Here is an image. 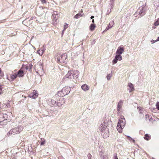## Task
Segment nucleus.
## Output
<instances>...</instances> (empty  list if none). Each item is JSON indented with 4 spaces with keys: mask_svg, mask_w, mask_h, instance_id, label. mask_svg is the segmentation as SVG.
I'll return each instance as SVG.
<instances>
[{
    "mask_svg": "<svg viewBox=\"0 0 159 159\" xmlns=\"http://www.w3.org/2000/svg\"><path fill=\"white\" fill-rule=\"evenodd\" d=\"M2 54H3L4 53V52H2L1 53Z\"/></svg>",
    "mask_w": 159,
    "mask_h": 159,
    "instance_id": "obj_43",
    "label": "nucleus"
},
{
    "mask_svg": "<svg viewBox=\"0 0 159 159\" xmlns=\"http://www.w3.org/2000/svg\"><path fill=\"white\" fill-rule=\"evenodd\" d=\"M67 24H65L64 25V30H63V31L64 30H65L67 28Z\"/></svg>",
    "mask_w": 159,
    "mask_h": 159,
    "instance_id": "obj_27",
    "label": "nucleus"
},
{
    "mask_svg": "<svg viewBox=\"0 0 159 159\" xmlns=\"http://www.w3.org/2000/svg\"><path fill=\"white\" fill-rule=\"evenodd\" d=\"M64 103L65 102L63 98H61L59 101L57 102L56 105L58 107H61Z\"/></svg>",
    "mask_w": 159,
    "mask_h": 159,
    "instance_id": "obj_12",
    "label": "nucleus"
},
{
    "mask_svg": "<svg viewBox=\"0 0 159 159\" xmlns=\"http://www.w3.org/2000/svg\"><path fill=\"white\" fill-rule=\"evenodd\" d=\"M87 156L88 157L89 159H90L91 157V154H88Z\"/></svg>",
    "mask_w": 159,
    "mask_h": 159,
    "instance_id": "obj_33",
    "label": "nucleus"
},
{
    "mask_svg": "<svg viewBox=\"0 0 159 159\" xmlns=\"http://www.w3.org/2000/svg\"><path fill=\"white\" fill-rule=\"evenodd\" d=\"M57 15V17L58 16V14H57V12L56 11L54 12V13L52 15V16L53 17L54 16V15Z\"/></svg>",
    "mask_w": 159,
    "mask_h": 159,
    "instance_id": "obj_32",
    "label": "nucleus"
},
{
    "mask_svg": "<svg viewBox=\"0 0 159 159\" xmlns=\"http://www.w3.org/2000/svg\"><path fill=\"white\" fill-rule=\"evenodd\" d=\"M5 119V118L4 116L2 114H0V122L3 121Z\"/></svg>",
    "mask_w": 159,
    "mask_h": 159,
    "instance_id": "obj_22",
    "label": "nucleus"
},
{
    "mask_svg": "<svg viewBox=\"0 0 159 159\" xmlns=\"http://www.w3.org/2000/svg\"><path fill=\"white\" fill-rule=\"evenodd\" d=\"M94 20L93 19L92 20V22L93 23V24H94Z\"/></svg>",
    "mask_w": 159,
    "mask_h": 159,
    "instance_id": "obj_38",
    "label": "nucleus"
},
{
    "mask_svg": "<svg viewBox=\"0 0 159 159\" xmlns=\"http://www.w3.org/2000/svg\"><path fill=\"white\" fill-rule=\"evenodd\" d=\"M83 15H84V14L83 12V11L81 10V12L80 13H79L77 14L76 15L74 16V18H76V19L78 18L79 17L82 16Z\"/></svg>",
    "mask_w": 159,
    "mask_h": 159,
    "instance_id": "obj_16",
    "label": "nucleus"
},
{
    "mask_svg": "<svg viewBox=\"0 0 159 159\" xmlns=\"http://www.w3.org/2000/svg\"><path fill=\"white\" fill-rule=\"evenodd\" d=\"M154 25L155 26H157L159 25V22L157 21L154 23Z\"/></svg>",
    "mask_w": 159,
    "mask_h": 159,
    "instance_id": "obj_29",
    "label": "nucleus"
},
{
    "mask_svg": "<svg viewBox=\"0 0 159 159\" xmlns=\"http://www.w3.org/2000/svg\"><path fill=\"white\" fill-rule=\"evenodd\" d=\"M156 41H159V37L157 39Z\"/></svg>",
    "mask_w": 159,
    "mask_h": 159,
    "instance_id": "obj_39",
    "label": "nucleus"
},
{
    "mask_svg": "<svg viewBox=\"0 0 159 159\" xmlns=\"http://www.w3.org/2000/svg\"><path fill=\"white\" fill-rule=\"evenodd\" d=\"M32 94H29L28 97L33 99H35L38 97L39 95L38 91L35 90H33Z\"/></svg>",
    "mask_w": 159,
    "mask_h": 159,
    "instance_id": "obj_8",
    "label": "nucleus"
},
{
    "mask_svg": "<svg viewBox=\"0 0 159 159\" xmlns=\"http://www.w3.org/2000/svg\"><path fill=\"white\" fill-rule=\"evenodd\" d=\"M111 1H113V0H110Z\"/></svg>",
    "mask_w": 159,
    "mask_h": 159,
    "instance_id": "obj_49",
    "label": "nucleus"
},
{
    "mask_svg": "<svg viewBox=\"0 0 159 159\" xmlns=\"http://www.w3.org/2000/svg\"><path fill=\"white\" fill-rule=\"evenodd\" d=\"M156 106L157 109L159 110V102H157L156 104Z\"/></svg>",
    "mask_w": 159,
    "mask_h": 159,
    "instance_id": "obj_28",
    "label": "nucleus"
},
{
    "mask_svg": "<svg viewBox=\"0 0 159 159\" xmlns=\"http://www.w3.org/2000/svg\"><path fill=\"white\" fill-rule=\"evenodd\" d=\"M29 21H30V22H31V21H32V20H30Z\"/></svg>",
    "mask_w": 159,
    "mask_h": 159,
    "instance_id": "obj_44",
    "label": "nucleus"
},
{
    "mask_svg": "<svg viewBox=\"0 0 159 159\" xmlns=\"http://www.w3.org/2000/svg\"><path fill=\"white\" fill-rule=\"evenodd\" d=\"M45 143V140H43V141H42L41 142V145H43Z\"/></svg>",
    "mask_w": 159,
    "mask_h": 159,
    "instance_id": "obj_31",
    "label": "nucleus"
},
{
    "mask_svg": "<svg viewBox=\"0 0 159 159\" xmlns=\"http://www.w3.org/2000/svg\"><path fill=\"white\" fill-rule=\"evenodd\" d=\"M127 159H129V158H127Z\"/></svg>",
    "mask_w": 159,
    "mask_h": 159,
    "instance_id": "obj_50",
    "label": "nucleus"
},
{
    "mask_svg": "<svg viewBox=\"0 0 159 159\" xmlns=\"http://www.w3.org/2000/svg\"><path fill=\"white\" fill-rule=\"evenodd\" d=\"M138 108L139 109V112L140 113H142V110L141 109H142L141 107H138Z\"/></svg>",
    "mask_w": 159,
    "mask_h": 159,
    "instance_id": "obj_34",
    "label": "nucleus"
},
{
    "mask_svg": "<svg viewBox=\"0 0 159 159\" xmlns=\"http://www.w3.org/2000/svg\"><path fill=\"white\" fill-rule=\"evenodd\" d=\"M96 26L94 24H92L89 27V29L91 31H93L94 30Z\"/></svg>",
    "mask_w": 159,
    "mask_h": 159,
    "instance_id": "obj_19",
    "label": "nucleus"
},
{
    "mask_svg": "<svg viewBox=\"0 0 159 159\" xmlns=\"http://www.w3.org/2000/svg\"><path fill=\"white\" fill-rule=\"evenodd\" d=\"M94 18V16H91V19H93Z\"/></svg>",
    "mask_w": 159,
    "mask_h": 159,
    "instance_id": "obj_37",
    "label": "nucleus"
},
{
    "mask_svg": "<svg viewBox=\"0 0 159 159\" xmlns=\"http://www.w3.org/2000/svg\"><path fill=\"white\" fill-rule=\"evenodd\" d=\"M122 104L123 102L121 101H120L118 103L117 109V111H118L119 113H120L122 111Z\"/></svg>",
    "mask_w": 159,
    "mask_h": 159,
    "instance_id": "obj_11",
    "label": "nucleus"
},
{
    "mask_svg": "<svg viewBox=\"0 0 159 159\" xmlns=\"http://www.w3.org/2000/svg\"><path fill=\"white\" fill-rule=\"evenodd\" d=\"M67 56L66 54H63L57 58V62L60 63H63L66 61Z\"/></svg>",
    "mask_w": 159,
    "mask_h": 159,
    "instance_id": "obj_6",
    "label": "nucleus"
},
{
    "mask_svg": "<svg viewBox=\"0 0 159 159\" xmlns=\"http://www.w3.org/2000/svg\"><path fill=\"white\" fill-rule=\"evenodd\" d=\"M70 91V88L68 86L64 87L62 89L58 92V94L61 97H62L68 94Z\"/></svg>",
    "mask_w": 159,
    "mask_h": 159,
    "instance_id": "obj_3",
    "label": "nucleus"
},
{
    "mask_svg": "<svg viewBox=\"0 0 159 159\" xmlns=\"http://www.w3.org/2000/svg\"><path fill=\"white\" fill-rule=\"evenodd\" d=\"M81 88L84 91H86L89 89V87L86 84H84L83 85L81 86Z\"/></svg>",
    "mask_w": 159,
    "mask_h": 159,
    "instance_id": "obj_15",
    "label": "nucleus"
},
{
    "mask_svg": "<svg viewBox=\"0 0 159 159\" xmlns=\"http://www.w3.org/2000/svg\"><path fill=\"white\" fill-rule=\"evenodd\" d=\"M124 48L121 47H118L117 49L116 52V54L118 55L121 54L124 52Z\"/></svg>",
    "mask_w": 159,
    "mask_h": 159,
    "instance_id": "obj_10",
    "label": "nucleus"
},
{
    "mask_svg": "<svg viewBox=\"0 0 159 159\" xmlns=\"http://www.w3.org/2000/svg\"><path fill=\"white\" fill-rule=\"evenodd\" d=\"M54 20H55L57 22V19L55 20V18L54 19Z\"/></svg>",
    "mask_w": 159,
    "mask_h": 159,
    "instance_id": "obj_41",
    "label": "nucleus"
},
{
    "mask_svg": "<svg viewBox=\"0 0 159 159\" xmlns=\"http://www.w3.org/2000/svg\"><path fill=\"white\" fill-rule=\"evenodd\" d=\"M122 59V56L120 55L117 54L115 56V58L112 61L113 64L116 63L118 60L121 61Z\"/></svg>",
    "mask_w": 159,
    "mask_h": 159,
    "instance_id": "obj_9",
    "label": "nucleus"
},
{
    "mask_svg": "<svg viewBox=\"0 0 159 159\" xmlns=\"http://www.w3.org/2000/svg\"><path fill=\"white\" fill-rule=\"evenodd\" d=\"M22 130V128L21 126H18L15 128L11 129L7 134V136H9L11 135L18 134Z\"/></svg>",
    "mask_w": 159,
    "mask_h": 159,
    "instance_id": "obj_4",
    "label": "nucleus"
},
{
    "mask_svg": "<svg viewBox=\"0 0 159 159\" xmlns=\"http://www.w3.org/2000/svg\"><path fill=\"white\" fill-rule=\"evenodd\" d=\"M33 67V65L31 64H30L28 65V66H26L25 67V69L26 70H30L32 69Z\"/></svg>",
    "mask_w": 159,
    "mask_h": 159,
    "instance_id": "obj_18",
    "label": "nucleus"
},
{
    "mask_svg": "<svg viewBox=\"0 0 159 159\" xmlns=\"http://www.w3.org/2000/svg\"><path fill=\"white\" fill-rule=\"evenodd\" d=\"M24 73L22 68H21L17 72V74L14 73L11 75L12 79H16L17 77H22L24 76Z\"/></svg>",
    "mask_w": 159,
    "mask_h": 159,
    "instance_id": "obj_5",
    "label": "nucleus"
},
{
    "mask_svg": "<svg viewBox=\"0 0 159 159\" xmlns=\"http://www.w3.org/2000/svg\"><path fill=\"white\" fill-rule=\"evenodd\" d=\"M44 47V46H43ZM45 50V48L43 47L41 50H39L38 52L39 54L41 56L42 55L43 53V51Z\"/></svg>",
    "mask_w": 159,
    "mask_h": 159,
    "instance_id": "obj_20",
    "label": "nucleus"
},
{
    "mask_svg": "<svg viewBox=\"0 0 159 159\" xmlns=\"http://www.w3.org/2000/svg\"><path fill=\"white\" fill-rule=\"evenodd\" d=\"M115 159H118V158L116 156L115 157Z\"/></svg>",
    "mask_w": 159,
    "mask_h": 159,
    "instance_id": "obj_40",
    "label": "nucleus"
},
{
    "mask_svg": "<svg viewBox=\"0 0 159 159\" xmlns=\"http://www.w3.org/2000/svg\"><path fill=\"white\" fill-rule=\"evenodd\" d=\"M128 87L129 88L128 89L130 93L134 90V86L132 83H129L128 84Z\"/></svg>",
    "mask_w": 159,
    "mask_h": 159,
    "instance_id": "obj_13",
    "label": "nucleus"
},
{
    "mask_svg": "<svg viewBox=\"0 0 159 159\" xmlns=\"http://www.w3.org/2000/svg\"><path fill=\"white\" fill-rule=\"evenodd\" d=\"M41 2L43 4H46L47 1H46V0H41Z\"/></svg>",
    "mask_w": 159,
    "mask_h": 159,
    "instance_id": "obj_30",
    "label": "nucleus"
},
{
    "mask_svg": "<svg viewBox=\"0 0 159 159\" xmlns=\"http://www.w3.org/2000/svg\"><path fill=\"white\" fill-rule=\"evenodd\" d=\"M107 124L105 121H103L102 122L99 127V129L100 131L103 132L105 131H107Z\"/></svg>",
    "mask_w": 159,
    "mask_h": 159,
    "instance_id": "obj_7",
    "label": "nucleus"
},
{
    "mask_svg": "<svg viewBox=\"0 0 159 159\" xmlns=\"http://www.w3.org/2000/svg\"><path fill=\"white\" fill-rule=\"evenodd\" d=\"M114 22L113 21H111L109 23V25L106 27L105 30H107L111 28L114 24Z\"/></svg>",
    "mask_w": 159,
    "mask_h": 159,
    "instance_id": "obj_14",
    "label": "nucleus"
},
{
    "mask_svg": "<svg viewBox=\"0 0 159 159\" xmlns=\"http://www.w3.org/2000/svg\"><path fill=\"white\" fill-rule=\"evenodd\" d=\"M79 75V72L78 70L75 71L74 72L69 71L63 79H77Z\"/></svg>",
    "mask_w": 159,
    "mask_h": 159,
    "instance_id": "obj_2",
    "label": "nucleus"
},
{
    "mask_svg": "<svg viewBox=\"0 0 159 159\" xmlns=\"http://www.w3.org/2000/svg\"><path fill=\"white\" fill-rule=\"evenodd\" d=\"M145 116H146V118H147V117H148L149 118V119L150 117H151V116H149V115H146Z\"/></svg>",
    "mask_w": 159,
    "mask_h": 159,
    "instance_id": "obj_35",
    "label": "nucleus"
},
{
    "mask_svg": "<svg viewBox=\"0 0 159 159\" xmlns=\"http://www.w3.org/2000/svg\"><path fill=\"white\" fill-rule=\"evenodd\" d=\"M153 41H154V40H153V41H151V42H153Z\"/></svg>",
    "mask_w": 159,
    "mask_h": 159,
    "instance_id": "obj_46",
    "label": "nucleus"
},
{
    "mask_svg": "<svg viewBox=\"0 0 159 159\" xmlns=\"http://www.w3.org/2000/svg\"><path fill=\"white\" fill-rule=\"evenodd\" d=\"M49 101H51L52 103L53 104V105H56L57 102L55 101L54 100H52L51 99H49Z\"/></svg>",
    "mask_w": 159,
    "mask_h": 159,
    "instance_id": "obj_24",
    "label": "nucleus"
},
{
    "mask_svg": "<svg viewBox=\"0 0 159 159\" xmlns=\"http://www.w3.org/2000/svg\"><path fill=\"white\" fill-rule=\"evenodd\" d=\"M139 10V13L140 15H141V16H143L144 15V10L143 7H141V8Z\"/></svg>",
    "mask_w": 159,
    "mask_h": 159,
    "instance_id": "obj_17",
    "label": "nucleus"
},
{
    "mask_svg": "<svg viewBox=\"0 0 159 159\" xmlns=\"http://www.w3.org/2000/svg\"><path fill=\"white\" fill-rule=\"evenodd\" d=\"M144 138L147 140H149L151 139L150 136L148 134H145Z\"/></svg>",
    "mask_w": 159,
    "mask_h": 159,
    "instance_id": "obj_21",
    "label": "nucleus"
},
{
    "mask_svg": "<svg viewBox=\"0 0 159 159\" xmlns=\"http://www.w3.org/2000/svg\"><path fill=\"white\" fill-rule=\"evenodd\" d=\"M128 139L130 141H132L134 143H135V141L132 138L130 137L129 136H128Z\"/></svg>",
    "mask_w": 159,
    "mask_h": 159,
    "instance_id": "obj_25",
    "label": "nucleus"
},
{
    "mask_svg": "<svg viewBox=\"0 0 159 159\" xmlns=\"http://www.w3.org/2000/svg\"><path fill=\"white\" fill-rule=\"evenodd\" d=\"M126 124V121L124 117L121 116L118 123L116 128L119 133H121Z\"/></svg>",
    "mask_w": 159,
    "mask_h": 159,
    "instance_id": "obj_1",
    "label": "nucleus"
},
{
    "mask_svg": "<svg viewBox=\"0 0 159 159\" xmlns=\"http://www.w3.org/2000/svg\"><path fill=\"white\" fill-rule=\"evenodd\" d=\"M157 21L159 22V18H158V20H157Z\"/></svg>",
    "mask_w": 159,
    "mask_h": 159,
    "instance_id": "obj_42",
    "label": "nucleus"
},
{
    "mask_svg": "<svg viewBox=\"0 0 159 159\" xmlns=\"http://www.w3.org/2000/svg\"><path fill=\"white\" fill-rule=\"evenodd\" d=\"M111 74H108L107 75V80H110V79L111 78Z\"/></svg>",
    "mask_w": 159,
    "mask_h": 159,
    "instance_id": "obj_26",
    "label": "nucleus"
},
{
    "mask_svg": "<svg viewBox=\"0 0 159 159\" xmlns=\"http://www.w3.org/2000/svg\"><path fill=\"white\" fill-rule=\"evenodd\" d=\"M153 41H154V40H153V41H151V42H153Z\"/></svg>",
    "mask_w": 159,
    "mask_h": 159,
    "instance_id": "obj_48",
    "label": "nucleus"
},
{
    "mask_svg": "<svg viewBox=\"0 0 159 159\" xmlns=\"http://www.w3.org/2000/svg\"><path fill=\"white\" fill-rule=\"evenodd\" d=\"M101 157L102 159H107V155H104V154H102Z\"/></svg>",
    "mask_w": 159,
    "mask_h": 159,
    "instance_id": "obj_23",
    "label": "nucleus"
},
{
    "mask_svg": "<svg viewBox=\"0 0 159 159\" xmlns=\"http://www.w3.org/2000/svg\"><path fill=\"white\" fill-rule=\"evenodd\" d=\"M27 21V20L26 19V20H24V21H23V23H25Z\"/></svg>",
    "mask_w": 159,
    "mask_h": 159,
    "instance_id": "obj_36",
    "label": "nucleus"
},
{
    "mask_svg": "<svg viewBox=\"0 0 159 159\" xmlns=\"http://www.w3.org/2000/svg\"><path fill=\"white\" fill-rule=\"evenodd\" d=\"M152 159H155V158H152Z\"/></svg>",
    "mask_w": 159,
    "mask_h": 159,
    "instance_id": "obj_45",
    "label": "nucleus"
},
{
    "mask_svg": "<svg viewBox=\"0 0 159 159\" xmlns=\"http://www.w3.org/2000/svg\"><path fill=\"white\" fill-rule=\"evenodd\" d=\"M153 41H154V40H153V41H151V42H153Z\"/></svg>",
    "mask_w": 159,
    "mask_h": 159,
    "instance_id": "obj_47",
    "label": "nucleus"
}]
</instances>
